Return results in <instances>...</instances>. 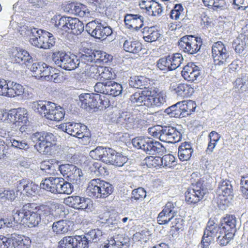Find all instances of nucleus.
Here are the masks:
<instances>
[{"label":"nucleus","mask_w":248,"mask_h":248,"mask_svg":"<svg viewBox=\"0 0 248 248\" xmlns=\"http://www.w3.org/2000/svg\"><path fill=\"white\" fill-rule=\"evenodd\" d=\"M32 108L34 111L51 121L59 122L64 117L63 109L51 102L44 100L33 102Z\"/></svg>","instance_id":"1"},{"label":"nucleus","mask_w":248,"mask_h":248,"mask_svg":"<svg viewBox=\"0 0 248 248\" xmlns=\"http://www.w3.org/2000/svg\"><path fill=\"white\" fill-rule=\"evenodd\" d=\"M31 139L36 143V150L43 155H51L56 147L57 138L50 132H37L31 135Z\"/></svg>","instance_id":"2"},{"label":"nucleus","mask_w":248,"mask_h":248,"mask_svg":"<svg viewBox=\"0 0 248 248\" xmlns=\"http://www.w3.org/2000/svg\"><path fill=\"white\" fill-rule=\"evenodd\" d=\"M133 145L137 149L144 151L149 155H162L166 148L159 142L149 138L138 137L132 140Z\"/></svg>","instance_id":"3"},{"label":"nucleus","mask_w":248,"mask_h":248,"mask_svg":"<svg viewBox=\"0 0 248 248\" xmlns=\"http://www.w3.org/2000/svg\"><path fill=\"white\" fill-rule=\"evenodd\" d=\"M52 59L58 66L66 70L70 71L80 68L81 63V56L78 59L75 55L62 51L54 52Z\"/></svg>","instance_id":"4"},{"label":"nucleus","mask_w":248,"mask_h":248,"mask_svg":"<svg viewBox=\"0 0 248 248\" xmlns=\"http://www.w3.org/2000/svg\"><path fill=\"white\" fill-rule=\"evenodd\" d=\"M207 184L203 178H201L192 184V187L188 188L185 192V200L188 204H196L202 200L208 192Z\"/></svg>","instance_id":"5"},{"label":"nucleus","mask_w":248,"mask_h":248,"mask_svg":"<svg viewBox=\"0 0 248 248\" xmlns=\"http://www.w3.org/2000/svg\"><path fill=\"white\" fill-rule=\"evenodd\" d=\"M86 30L92 36L98 39H106L113 33L110 26L97 19L89 22L86 25Z\"/></svg>","instance_id":"6"},{"label":"nucleus","mask_w":248,"mask_h":248,"mask_svg":"<svg viewBox=\"0 0 248 248\" xmlns=\"http://www.w3.org/2000/svg\"><path fill=\"white\" fill-rule=\"evenodd\" d=\"M212 53L215 65L225 66L232 60L231 52L227 49L225 45L217 41L212 46Z\"/></svg>","instance_id":"7"},{"label":"nucleus","mask_w":248,"mask_h":248,"mask_svg":"<svg viewBox=\"0 0 248 248\" xmlns=\"http://www.w3.org/2000/svg\"><path fill=\"white\" fill-rule=\"evenodd\" d=\"M178 43L179 48L183 52L194 55L200 51L202 41L200 37L186 35L181 38Z\"/></svg>","instance_id":"8"},{"label":"nucleus","mask_w":248,"mask_h":248,"mask_svg":"<svg viewBox=\"0 0 248 248\" xmlns=\"http://www.w3.org/2000/svg\"><path fill=\"white\" fill-rule=\"evenodd\" d=\"M29 114L26 109L19 108L16 110L5 112L0 114V122L5 124H16V123L27 124L29 121Z\"/></svg>","instance_id":"9"},{"label":"nucleus","mask_w":248,"mask_h":248,"mask_svg":"<svg viewBox=\"0 0 248 248\" xmlns=\"http://www.w3.org/2000/svg\"><path fill=\"white\" fill-rule=\"evenodd\" d=\"M79 105L81 108L87 111L91 112L95 108L100 110L103 108V101L98 94L82 93L79 96Z\"/></svg>","instance_id":"10"},{"label":"nucleus","mask_w":248,"mask_h":248,"mask_svg":"<svg viewBox=\"0 0 248 248\" xmlns=\"http://www.w3.org/2000/svg\"><path fill=\"white\" fill-rule=\"evenodd\" d=\"M220 223L217 224L215 220L210 219L208 221L201 242L202 248H207L214 240L217 233L221 230Z\"/></svg>","instance_id":"11"},{"label":"nucleus","mask_w":248,"mask_h":248,"mask_svg":"<svg viewBox=\"0 0 248 248\" xmlns=\"http://www.w3.org/2000/svg\"><path fill=\"white\" fill-rule=\"evenodd\" d=\"M180 210L176 202H168L158 214L157 220L161 225L167 224L176 217Z\"/></svg>","instance_id":"12"},{"label":"nucleus","mask_w":248,"mask_h":248,"mask_svg":"<svg viewBox=\"0 0 248 248\" xmlns=\"http://www.w3.org/2000/svg\"><path fill=\"white\" fill-rule=\"evenodd\" d=\"M145 106L147 107H160L166 102V96L154 87L148 86Z\"/></svg>","instance_id":"13"},{"label":"nucleus","mask_w":248,"mask_h":248,"mask_svg":"<svg viewBox=\"0 0 248 248\" xmlns=\"http://www.w3.org/2000/svg\"><path fill=\"white\" fill-rule=\"evenodd\" d=\"M59 170L66 178L73 183H78L83 173L80 169L71 164H62L59 166Z\"/></svg>","instance_id":"14"},{"label":"nucleus","mask_w":248,"mask_h":248,"mask_svg":"<svg viewBox=\"0 0 248 248\" xmlns=\"http://www.w3.org/2000/svg\"><path fill=\"white\" fill-rule=\"evenodd\" d=\"M73 18L70 16H62L59 15L54 16L51 19V23L58 32L63 34L65 32H70Z\"/></svg>","instance_id":"15"},{"label":"nucleus","mask_w":248,"mask_h":248,"mask_svg":"<svg viewBox=\"0 0 248 248\" xmlns=\"http://www.w3.org/2000/svg\"><path fill=\"white\" fill-rule=\"evenodd\" d=\"M89 52L82 54V61L83 62H101L107 63L112 61L113 56L103 51H92L88 50Z\"/></svg>","instance_id":"16"},{"label":"nucleus","mask_w":248,"mask_h":248,"mask_svg":"<svg viewBox=\"0 0 248 248\" xmlns=\"http://www.w3.org/2000/svg\"><path fill=\"white\" fill-rule=\"evenodd\" d=\"M185 80L190 82L197 81L201 75L200 67L194 62H189L185 66L181 72Z\"/></svg>","instance_id":"17"},{"label":"nucleus","mask_w":248,"mask_h":248,"mask_svg":"<svg viewBox=\"0 0 248 248\" xmlns=\"http://www.w3.org/2000/svg\"><path fill=\"white\" fill-rule=\"evenodd\" d=\"M27 211L26 217V223L32 225L37 226L41 221V217L39 215L37 206L34 203H28L24 205V210Z\"/></svg>","instance_id":"18"},{"label":"nucleus","mask_w":248,"mask_h":248,"mask_svg":"<svg viewBox=\"0 0 248 248\" xmlns=\"http://www.w3.org/2000/svg\"><path fill=\"white\" fill-rule=\"evenodd\" d=\"M82 54L81 55V63L80 68L84 73L85 75L90 78L97 79L100 76V69L101 66L91 64L93 62L82 61Z\"/></svg>","instance_id":"19"},{"label":"nucleus","mask_w":248,"mask_h":248,"mask_svg":"<svg viewBox=\"0 0 248 248\" xmlns=\"http://www.w3.org/2000/svg\"><path fill=\"white\" fill-rule=\"evenodd\" d=\"M11 58L16 63L27 64L32 62L29 52L20 48H14L12 51Z\"/></svg>","instance_id":"20"},{"label":"nucleus","mask_w":248,"mask_h":248,"mask_svg":"<svg viewBox=\"0 0 248 248\" xmlns=\"http://www.w3.org/2000/svg\"><path fill=\"white\" fill-rule=\"evenodd\" d=\"M144 17L140 14H127L124 16V22L129 29H138L143 25Z\"/></svg>","instance_id":"21"},{"label":"nucleus","mask_w":248,"mask_h":248,"mask_svg":"<svg viewBox=\"0 0 248 248\" xmlns=\"http://www.w3.org/2000/svg\"><path fill=\"white\" fill-rule=\"evenodd\" d=\"M68 8L70 10V12L79 17L87 18L91 16L89 9L80 3H71L68 5Z\"/></svg>","instance_id":"22"},{"label":"nucleus","mask_w":248,"mask_h":248,"mask_svg":"<svg viewBox=\"0 0 248 248\" xmlns=\"http://www.w3.org/2000/svg\"><path fill=\"white\" fill-rule=\"evenodd\" d=\"M221 230L232 232L235 234L236 231V219L233 215H227L225 217L221 219L220 222Z\"/></svg>","instance_id":"23"},{"label":"nucleus","mask_w":248,"mask_h":248,"mask_svg":"<svg viewBox=\"0 0 248 248\" xmlns=\"http://www.w3.org/2000/svg\"><path fill=\"white\" fill-rule=\"evenodd\" d=\"M109 244V245H105L99 248H129L130 246L129 238L122 235H118L113 240H110Z\"/></svg>","instance_id":"24"},{"label":"nucleus","mask_w":248,"mask_h":248,"mask_svg":"<svg viewBox=\"0 0 248 248\" xmlns=\"http://www.w3.org/2000/svg\"><path fill=\"white\" fill-rule=\"evenodd\" d=\"M30 40L31 44L38 48H42L44 39V32L42 30H38L37 28H33L29 31Z\"/></svg>","instance_id":"25"},{"label":"nucleus","mask_w":248,"mask_h":248,"mask_svg":"<svg viewBox=\"0 0 248 248\" xmlns=\"http://www.w3.org/2000/svg\"><path fill=\"white\" fill-rule=\"evenodd\" d=\"M100 185V179H93L91 180L86 189L87 195L91 197L101 198L100 194H102V193Z\"/></svg>","instance_id":"26"},{"label":"nucleus","mask_w":248,"mask_h":248,"mask_svg":"<svg viewBox=\"0 0 248 248\" xmlns=\"http://www.w3.org/2000/svg\"><path fill=\"white\" fill-rule=\"evenodd\" d=\"M193 152L192 145L190 142H185L179 147L178 155L180 160L187 161L189 160Z\"/></svg>","instance_id":"27"},{"label":"nucleus","mask_w":248,"mask_h":248,"mask_svg":"<svg viewBox=\"0 0 248 248\" xmlns=\"http://www.w3.org/2000/svg\"><path fill=\"white\" fill-rule=\"evenodd\" d=\"M143 38L147 42H153L156 41L160 37V33L155 26L145 27L143 29Z\"/></svg>","instance_id":"28"},{"label":"nucleus","mask_w":248,"mask_h":248,"mask_svg":"<svg viewBox=\"0 0 248 248\" xmlns=\"http://www.w3.org/2000/svg\"><path fill=\"white\" fill-rule=\"evenodd\" d=\"M172 88L177 96L182 98L187 97L192 94L194 89L188 85L180 83L173 85Z\"/></svg>","instance_id":"29"},{"label":"nucleus","mask_w":248,"mask_h":248,"mask_svg":"<svg viewBox=\"0 0 248 248\" xmlns=\"http://www.w3.org/2000/svg\"><path fill=\"white\" fill-rule=\"evenodd\" d=\"M123 48L126 52L137 54L142 50V44L137 40L129 39L124 41Z\"/></svg>","instance_id":"30"},{"label":"nucleus","mask_w":248,"mask_h":248,"mask_svg":"<svg viewBox=\"0 0 248 248\" xmlns=\"http://www.w3.org/2000/svg\"><path fill=\"white\" fill-rule=\"evenodd\" d=\"M58 180V177H50L46 178L42 180L40 185V188L43 189L47 191L50 192L53 194H56L58 189H56L57 181Z\"/></svg>","instance_id":"31"},{"label":"nucleus","mask_w":248,"mask_h":248,"mask_svg":"<svg viewBox=\"0 0 248 248\" xmlns=\"http://www.w3.org/2000/svg\"><path fill=\"white\" fill-rule=\"evenodd\" d=\"M165 112L167 113L166 115L167 117L168 116L175 118L185 117V114L183 113L181 102H179L166 109Z\"/></svg>","instance_id":"32"},{"label":"nucleus","mask_w":248,"mask_h":248,"mask_svg":"<svg viewBox=\"0 0 248 248\" xmlns=\"http://www.w3.org/2000/svg\"><path fill=\"white\" fill-rule=\"evenodd\" d=\"M69 223L66 220L56 221L52 225V231L57 234H65L70 230Z\"/></svg>","instance_id":"33"},{"label":"nucleus","mask_w":248,"mask_h":248,"mask_svg":"<svg viewBox=\"0 0 248 248\" xmlns=\"http://www.w3.org/2000/svg\"><path fill=\"white\" fill-rule=\"evenodd\" d=\"M148 79L143 76H133L130 77L129 80V85L133 88L143 89L147 88Z\"/></svg>","instance_id":"34"},{"label":"nucleus","mask_w":248,"mask_h":248,"mask_svg":"<svg viewBox=\"0 0 248 248\" xmlns=\"http://www.w3.org/2000/svg\"><path fill=\"white\" fill-rule=\"evenodd\" d=\"M24 92V88L22 85L13 81L12 82L10 81L6 97H15L20 96L22 95Z\"/></svg>","instance_id":"35"},{"label":"nucleus","mask_w":248,"mask_h":248,"mask_svg":"<svg viewBox=\"0 0 248 248\" xmlns=\"http://www.w3.org/2000/svg\"><path fill=\"white\" fill-rule=\"evenodd\" d=\"M232 186L229 181H223L218 185L217 192L219 195L223 197L232 196Z\"/></svg>","instance_id":"36"},{"label":"nucleus","mask_w":248,"mask_h":248,"mask_svg":"<svg viewBox=\"0 0 248 248\" xmlns=\"http://www.w3.org/2000/svg\"><path fill=\"white\" fill-rule=\"evenodd\" d=\"M234 235V234L232 232L220 231L219 235L217 238V242L221 247L226 246L232 239Z\"/></svg>","instance_id":"37"},{"label":"nucleus","mask_w":248,"mask_h":248,"mask_svg":"<svg viewBox=\"0 0 248 248\" xmlns=\"http://www.w3.org/2000/svg\"><path fill=\"white\" fill-rule=\"evenodd\" d=\"M112 122L120 124H130L135 123L134 118L131 114L123 112L118 116L111 118Z\"/></svg>","instance_id":"38"},{"label":"nucleus","mask_w":248,"mask_h":248,"mask_svg":"<svg viewBox=\"0 0 248 248\" xmlns=\"http://www.w3.org/2000/svg\"><path fill=\"white\" fill-rule=\"evenodd\" d=\"M27 211L24 210V205L22 208L20 210H16V212H13L12 217L9 218H12L14 223V226L15 223L18 224H25L26 223V217Z\"/></svg>","instance_id":"39"},{"label":"nucleus","mask_w":248,"mask_h":248,"mask_svg":"<svg viewBox=\"0 0 248 248\" xmlns=\"http://www.w3.org/2000/svg\"><path fill=\"white\" fill-rule=\"evenodd\" d=\"M56 39L53 34L50 32L45 31L44 32V39L42 42V48L43 49H49L55 44Z\"/></svg>","instance_id":"40"},{"label":"nucleus","mask_w":248,"mask_h":248,"mask_svg":"<svg viewBox=\"0 0 248 248\" xmlns=\"http://www.w3.org/2000/svg\"><path fill=\"white\" fill-rule=\"evenodd\" d=\"M168 56L170 59V70H174L179 67L184 61L182 55L179 53H176Z\"/></svg>","instance_id":"41"},{"label":"nucleus","mask_w":248,"mask_h":248,"mask_svg":"<svg viewBox=\"0 0 248 248\" xmlns=\"http://www.w3.org/2000/svg\"><path fill=\"white\" fill-rule=\"evenodd\" d=\"M234 86L239 92L246 91L248 88V77L242 76L237 78L234 83Z\"/></svg>","instance_id":"42"},{"label":"nucleus","mask_w":248,"mask_h":248,"mask_svg":"<svg viewBox=\"0 0 248 248\" xmlns=\"http://www.w3.org/2000/svg\"><path fill=\"white\" fill-rule=\"evenodd\" d=\"M83 197L72 195L64 199V203L74 209H78Z\"/></svg>","instance_id":"43"},{"label":"nucleus","mask_w":248,"mask_h":248,"mask_svg":"<svg viewBox=\"0 0 248 248\" xmlns=\"http://www.w3.org/2000/svg\"><path fill=\"white\" fill-rule=\"evenodd\" d=\"M70 32L75 35L81 34L84 31V25L78 18L74 17L72 20Z\"/></svg>","instance_id":"44"},{"label":"nucleus","mask_w":248,"mask_h":248,"mask_svg":"<svg viewBox=\"0 0 248 248\" xmlns=\"http://www.w3.org/2000/svg\"><path fill=\"white\" fill-rule=\"evenodd\" d=\"M147 88L142 90L141 92H136L131 95L130 100L132 103L137 104H141L143 103L145 106V101L147 98V94L146 93L147 92Z\"/></svg>","instance_id":"45"},{"label":"nucleus","mask_w":248,"mask_h":248,"mask_svg":"<svg viewBox=\"0 0 248 248\" xmlns=\"http://www.w3.org/2000/svg\"><path fill=\"white\" fill-rule=\"evenodd\" d=\"M16 197L15 191L5 187H0V200L2 201H13Z\"/></svg>","instance_id":"46"},{"label":"nucleus","mask_w":248,"mask_h":248,"mask_svg":"<svg viewBox=\"0 0 248 248\" xmlns=\"http://www.w3.org/2000/svg\"><path fill=\"white\" fill-rule=\"evenodd\" d=\"M108 84H109V88H108L109 90L108 92V95L117 96L122 93L123 87L121 84L112 80H108Z\"/></svg>","instance_id":"47"},{"label":"nucleus","mask_w":248,"mask_h":248,"mask_svg":"<svg viewBox=\"0 0 248 248\" xmlns=\"http://www.w3.org/2000/svg\"><path fill=\"white\" fill-rule=\"evenodd\" d=\"M100 186L101 187L102 194L101 198H105L110 195L113 191V186L108 182L100 179Z\"/></svg>","instance_id":"48"},{"label":"nucleus","mask_w":248,"mask_h":248,"mask_svg":"<svg viewBox=\"0 0 248 248\" xmlns=\"http://www.w3.org/2000/svg\"><path fill=\"white\" fill-rule=\"evenodd\" d=\"M162 12L163 8L161 5L157 2L154 1L152 2V5L149 9H148V11L145 12V13L149 16H159L161 15Z\"/></svg>","instance_id":"49"},{"label":"nucleus","mask_w":248,"mask_h":248,"mask_svg":"<svg viewBox=\"0 0 248 248\" xmlns=\"http://www.w3.org/2000/svg\"><path fill=\"white\" fill-rule=\"evenodd\" d=\"M184 16V9L181 4H176L170 13V18L175 20L183 18Z\"/></svg>","instance_id":"50"},{"label":"nucleus","mask_w":248,"mask_h":248,"mask_svg":"<svg viewBox=\"0 0 248 248\" xmlns=\"http://www.w3.org/2000/svg\"><path fill=\"white\" fill-rule=\"evenodd\" d=\"M99 77L105 80H110L115 78L116 75L112 68L101 66Z\"/></svg>","instance_id":"51"},{"label":"nucleus","mask_w":248,"mask_h":248,"mask_svg":"<svg viewBox=\"0 0 248 248\" xmlns=\"http://www.w3.org/2000/svg\"><path fill=\"white\" fill-rule=\"evenodd\" d=\"M127 160L128 158L126 156L124 155L122 153L115 151V154L110 164L119 167H122L127 162Z\"/></svg>","instance_id":"52"},{"label":"nucleus","mask_w":248,"mask_h":248,"mask_svg":"<svg viewBox=\"0 0 248 248\" xmlns=\"http://www.w3.org/2000/svg\"><path fill=\"white\" fill-rule=\"evenodd\" d=\"M181 103H182V109L184 114H185V117L190 115L192 112L195 111L196 105L194 101L192 100L183 101Z\"/></svg>","instance_id":"53"},{"label":"nucleus","mask_w":248,"mask_h":248,"mask_svg":"<svg viewBox=\"0 0 248 248\" xmlns=\"http://www.w3.org/2000/svg\"><path fill=\"white\" fill-rule=\"evenodd\" d=\"M74 236L64 237L59 242V248H75Z\"/></svg>","instance_id":"54"},{"label":"nucleus","mask_w":248,"mask_h":248,"mask_svg":"<svg viewBox=\"0 0 248 248\" xmlns=\"http://www.w3.org/2000/svg\"><path fill=\"white\" fill-rule=\"evenodd\" d=\"M75 248H88L91 245L89 240L85 235H75Z\"/></svg>","instance_id":"55"},{"label":"nucleus","mask_w":248,"mask_h":248,"mask_svg":"<svg viewBox=\"0 0 248 248\" xmlns=\"http://www.w3.org/2000/svg\"><path fill=\"white\" fill-rule=\"evenodd\" d=\"M89 240V242L91 245L92 243H96L102 235V232L100 230H92L88 232L84 235Z\"/></svg>","instance_id":"56"},{"label":"nucleus","mask_w":248,"mask_h":248,"mask_svg":"<svg viewBox=\"0 0 248 248\" xmlns=\"http://www.w3.org/2000/svg\"><path fill=\"white\" fill-rule=\"evenodd\" d=\"M157 67L161 70L164 71L166 73L170 70V59L169 56L159 59L157 62Z\"/></svg>","instance_id":"57"},{"label":"nucleus","mask_w":248,"mask_h":248,"mask_svg":"<svg viewBox=\"0 0 248 248\" xmlns=\"http://www.w3.org/2000/svg\"><path fill=\"white\" fill-rule=\"evenodd\" d=\"M175 127L170 126H162L161 134H160V140L161 141L168 140L170 142V140L172 139V135L173 132L170 131L172 129H175Z\"/></svg>","instance_id":"58"},{"label":"nucleus","mask_w":248,"mask_h":248,"mask_svg":"<svg viewBox=\"0 0 248 248\" xmlns=\"http://www.w3.org/2000/svg\"><path fill=\"white\" fill-rule=\"evenodd\" d=\"M144 161L148 168H156L161 166V157L150 156L146 157Z\"/></svg>","instance_id":"59"},{"label":"nucleus","mask_w":248,"mask_h":248,"mask_svg":"<svg viewBox=\"0 0 248 248\" xmlns=\"http://www.w3.org/2000/svg\"><path fill=\"white\" fill-rule=\"evenodd\" d=\"M38 186L31 181L28 180L26 186L24 187V192L27 196H34L37 194Z\"/></svg>","instance_id":"60"},{"label":"nucleus","mask_w":248,"mask_h":248,"mask_svg":"<svg viewBox=\"0 0 248 248\" xmlns=\"http://www.w3.org/2000/svg\"><path fill=\"white\" fill-rule=\"evenodd\" d=\"M131 197L130 200L131 201L133 200L136 201H142L146 196V192L142 187H139L132 190L131 193Z\"/></svg>","instance_id":"61"},{"label":"nucleus","mask_w":248,"mask_h":248,"mask_svg":"<svg viewBox=\"0 0 248 248\" xmlns=\"http://www.w3.org/2000/svg\"><path fill=\"white\" fill-rule=\"evenodd\" d=\"M93 209V202L89 198L83 197L78 210H82L88 212H92Z\"/></svg>","instance_id":"62"},{"label":"nucleus","mask_w":248,"mask_h":248,"mask_svg":"<svg viewBox=\"0 0 248 248\" xmlns=\"http://www.w3.org/2000/svg\"><path fill=\"white\" fill-rule=\"evenodd\" d=\"M106 147L98 146L95 149L90 151L89 155L91 157L96 160H101L102 161L103 155Z\"/></svg>","instance_id":"63"},{"label":"nucleus","mask_w":248,"mask_h":248,"mask_svg":"<svg viewBox=\"0 0 248 248\" xmlns=\"http://www.w3.org/2000/svg\"><path fill=\"white\" fill-rule=\"evenodd\" d=\"M174 156L170 154L165 155L161 157V166L164 167L171 168L175 163Z\"/></svg>","instance_id":"64"}]
</instances>
